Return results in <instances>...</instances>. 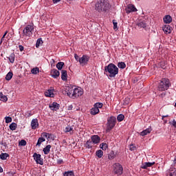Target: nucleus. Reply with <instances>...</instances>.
Masks as SVG:
<instances>
[{
  "instance_id": "nucleus-32",
  "label": "nucleus",
  "mask_w": 176,
  "mask_h": 176,
  "mask_svg": "<svg viewBox=\"0 0 176 176\" xmlns=\"http://www.w3.org/2000/svg\"><path fill=\"white\" fill-rule=\"evenodd\" d=\"M108 144L107 143H102L100 144V148H101V149H102V151H107V149H108Z\"/></svg>"
},
{
  "instance_id": "nucleus-50",
  "label": "nucleus",
  "mask_w": 176,
  "mask_h": 176,
  "mask_svg": "<svg viewBox=\"0 0 176 176\" xmlns=\"http://www.w3.org/2000/svg\"><path fill=\"white\" fill-rule=\"evenodd\" d=\"M164 65H165V63H164V61H162L161 63H160V67H161V68H162V69H164L166 67H164Z\"/></svg>"
},
{
  "instance_id": "nucleus-57",
  "label": "nucleus",
  "mask_w": 176,
  "mask_h": 176,
  "mask_svg": "<svg viewBox=\"0 0 176 176\" xmlns=\"http://www.w3.org/2000/svg\"><path fill=\"white\" fill-rule=\"evenodd\" d=\"M30 116H32V114L31 111H28V118H30Z\"/></svg>"
},
{
  "instance_id": "nucleus-40",
  "label": "nucleus",
  "mask_w": 176,
  "mask_h": 176,
  "mask_svg": "<svg viewBox=\"0 0 176 176\" xmlns=\"http://www.w3.org/2000/svg\"><path fill=\"white\" fill-rule=\"evenodd\" d=\"M63 67H64V62H59L56 64V68L59 70L63 69Z\"/></svg>"
},
{
  "instance_id": "nucleus-28",
  "label": "nucleus",
  "mask_w": 176,
  "mask_h": 176,
  "mask_svg": "<svg viewBox=\"0 0 176 176\" xmlns=\"http://www.w3.org/2000/svg\"><path fill=\"white\" fill-rule=\"evenodd\" d=\"M0 101H3V102H6V101H8V97L3 95L2 92H0Z\"/></svg>"
},
{
  "instance_id": "nucleus-63",
  "label": "nucleus",
  "mask_w": 176,
  "mask_h": 176,
  "mask_svg": "<svg viewBox=\"0 0 176 176\" xmlns=\"http://www.w3.org/2000/svg\"><path fill=\"white\" fill-rule=\"evenodd\" d=\"M22 1H24V0H22Z\"/></svg>"
},
{
  "instance_id": "nucleus-51",
  "label": "nucleus",
  "mask_w": 176,
  "mask_h": 176,
  "mask_svg": "<svg viewBox=\"0 0 176 176\" xmlns=\"http://www.w3.org/2000/svg\"><path fill=\"white\" fill-rule=\"evenodd\" d=\"M74 58L76 59V61H79V59H80V58H79V56H78V54H74Z\"/></svg>"
},
{
  "instance_id": "nucleus-43",
  "label": "nucleus",
  "mask_w": 176,
  "mask_h": 176,
  "mask_svg": "<svg viewBox=\"0 0 176 176\" xmlns=\"http://www.w3.org/2000/svg\"><path fill=\"white\" fill-rule=\"evenodd\" d=\"M20 146H25L27 145V142L24 140H21L20 142H19V144Z\"/></svg>"
},
{
  "instance_id": "nucleus-8",
  "label": "nucleus",
  "mask_w": 176,
  "mask_h": 176,
  "mask_svg": "<svg viewBox=\"0 0 176 176\" xmlns=\"http://www.w3.org/2000/svg\"><path fill=\"white\" fill-rule=\"evenodd\" d=\"M75 88V86H67L65 88V91L63 92L64 94H66L69 97L72 98V94H74V89Z\"/></svg>"
},
{
  "instance_id": "nucleus-12",
  "label": "nucleus",
  "mask_w": 176,
  "mask_h": 176,
  "mask_svg": "<svg viewBox=\"0 0 176 176\" xmlns=\"http://www.w3.org/2000/svg\"><path fill=\"white\" fill-rule=\"evenodd\" d=\"M89 60H90V57H89V56L83 55L81 58H80L79 63L80 64H82V65H86Z\"/></svg>"
},
{
  "instance_id": "nucleus-9",
  "label": "nucleus",
  "mask_w": 176,
  "mask_h": 176,
  "mask_svg": "<svg viewBox=\"0 0 176 176\" xmlns=\"http://www.w3.org/2000/svg\"><path fill=\"white\" fill-rule=\"evenodd\" d=\"M113 171L115 174H118V175H122V174H123V166H122L120 164H115Z\"/></svg>"
},
{
  "instance_id": "nucleus-54",
  "label": "nucleus",
  "mask_w": 176,
  "mask_h": 176,
  "mask_svg": "<svg viewBox=\"0 0 176 176\" xmlns=\"http://www.w3.org/2000/svg\"><path fill=\"white\" fill-rule=\"evenodd\" d=\"M57 163H58V164H63V160H58Z\"/></svg>"
},
{
  "instance_id": "nucleus-26",
  "label": "nucleus",
  "mask_w": 176,
  "mask_h": 176,
  "mask_svg": "<svg viewBox=\"0 0 176 176\" xmlns=\"http://www.w3.org/2000/svg\"><path fill=\"white\" fill-rule=\"evenodd\" d=\"M96 156H97V157H98L99 159H101V157L104 156V151H102V150L96 151Z\"/></svg>"
},
{
  "instance_id": "nucleus-30",
  "label": "nucleus",
  "mask_w": 176,
  "mask_h": 176,
  "mask_svg": "<svg viewBox=\"0 0 176 176\" xmlns=\"http://www.w3.org/2000/svg\"><path fill=\"white\" fill-rule=\"evenodd\" d=\"M8 157H9V155L6 153H2L0 155V159H1V160H6Z\"/></svg>"
},
{
  "instance_id": "nucleus-22",
  "label": "nucleus",
  "mask_w": 176,
  "mask_h": 176,
  "mask_svg": "<svg viewBox=\"0 0 176 176\" xmlns=\"http://www.w3.org/2000/svg\"><path fill=\"white\" fill-rule=\"evenodd\" d=\"M53 89H48L47 91L45 92V97H54V94L53 93Z\"/></svg>"
},
{
  "instance_id": "nucleus-4",
  "label": "nucleus",
  "mask_w": 176,
  "mask_h": 176,
  "mask_svg": "<svg viewBox=\"0 0 176 176\" xmlns=\"http://www.w3.org/2000/svg\"><path fill=\"white\" fill-rule=\"evenodd\" d=\"M116 126V118L114 116H111L108 120H107V128H106V131L107 133H109L113 127Z\"/></svg>"
},
{
  "instance_id": "nucleus-10",
  "label": "nucleus",
  "mask_w": 176,
  "mask_h": 176,
  "mask_svg": "<svg viewBox=\"0 0 176 176\" xmlns=\"http://www.w3.org/2000/svg\"><path fill=\"white\" fill-rule=\"evenodd\" d=\"M42 155L41 154H38L36 153H34L33 154V157L36 162L37 164H41V166H43V159H42Z\"/></svg>"
},
{
  "instance_id": "nucleus-16",
  "label": "nucleus",
  "mask_w": 176,
  "mask_h": 176,
  "mask_svg": "<svg viewBox=\"0 0 176 176\" xmlns=\"http://www.w3.org/2000/svg\"><path fill=\"white\" fill-rule=\"evenodd\" d=\"M51 76L54 79H57L60 76V72L56 69L51 70Z\"/></svg>"
},
{
  "instance_id": "nucleus-47",
  "label": "nucleus",
  "mask_w": 176,
  "mask_h": 176,
  "mask_svg": "<svg viewBox=\"0 0 176 176\" xmlns=\"http://www.w3.org/2000/svg\"><path fill=\"white\" fill-rule=\"evenodd\" d=\"M43 137H45V138H50V133H43L42 134Z\"/></svg>"
},
{
  "instance_id": "nucleus-5",
  "label": "nucleus",
  "mask_w": 176,
  "mask_h": 176,
  "mask_svg": "<svg viewBox=\"0 0 176 176\" xmlns=\"http://www.w3.org/2000/svg\"><path fill=\"white\" fill-rule=\"evenodd\" d=\"M34 31V24L26 25L23 31V36H32V32Z\"/></svg>"
},
{
  "instance_id": "nucleus-23",
  "label": "nucleus",
  "mask_w": 176,
  "mask_h": 176,
  "mask_svg": "<svg viewBox=\"0 0 176 176\" xmlns=\"http://www.w3.org/2000/svg\"><path fill=\"white\" fill-rule=\"evenodd\" d=\"M67 78H68V73L67 72V70H62L61 71L62 80H67Z\"/></svg>"
},
{
  "instance_id": "nucleus-61",
  "label": "nucleus",
  "mask_w": 176,
  "mask_h": 176,
  "mask_svg": "<svg viewBox=\"0 0 176 176\" xmlns=\"http://www.w3.org/2000/svg\"><path fill=\"white\" fill-rule=\"evenodd\" d=\"M164 123H167V120H164Z\"/></svg>"
},
{
  "instance_id": "nucleus-52",
  "label": "nucleus",
  "mask_w": 176,
  "mask_h": 176,
  "mask_svg": "<svg viewBox=\"0 0 176 176\" xmlns=\"http://www.w3.org/2000/svg\"><path fill=\"white\" fill-rule=\"evenodd\" d=\"M19 49L20 52H23L24 50V47L23 45H19Z\"/></svg>"
},
{
  "instance_id": "nucleus-35",
  "label": "nucleus",
  "mask_w": 176,
  "mask_h": 176,
  "mask_svg": "<svg viewBox=\"0 0 176 176\" xmlns=\"http://www.w3.org/2000/svg\"><path fill=\"white\" fill-rule=\"evenodd\" d=\"M118 67V68H121V69H124V68H126V63H124V62H119Z\"/></svg>"
},
{
  "instance_id": "nucleus-42",
  "label": "nucleus",
  "mask_w": 176,
  "mask_h": 176,
  "mask_svg": "<svg viewBox=\"0 0 176 176\" xmlns=\"http://www.w3.org/2000/svg\"><path fill=\"white\" fill-rule=\"evenodd\" d=\"M63 175H64V176H75V175H74V172H72V171L65 172V173H63Z\"/></svg>"
},
{
  "instance_id": "nucleus-36",
  "label": "nucleus",
  "mask_w": 176,
  "mask_h": 176,
  "mask_svg": "<svg viewBox=\"0 0 176 176\" xmlns=\"http://www.w3.org/2000/svg\"><path fill=\"white\" fill-rule=\"evenodd\" d=\"M16 129H17V124L12 122L10 125V129L12 130V131H14V130H16Z\"/></svg>"
},
{
  "instance_id": "nucleus-31",
  "label": "nucleus",
  "mask_w": 176,
  "mask_h": 176,
  "mask_svg": "<svg viewBox=\"0 0 176 176\" xmlns=\"http://www.w3.org/2000/svg\"><path fill=\"white\" fill-rule=\"evenodd\" d=\"M139 28H145L146 27V23L144 21H141L137 23Z\"/></svg>"
},
{
  "instance_id": "nucleus-24",
  "label": "nucleus",
  "mask_w": 176,
  "mask_h": 176,
  "mask_svg": "<svg viewBox=\"0 0 176 176\" xmlns=\"http://www.w3.org/2000/svg\"><path fill=\"white\" fill-rule=\"evenodd\" d=\"M50 148H52V146L48 144L43 149V152H44L45 155H49V153H50Z\"/></svg>"
},
{
  "instance_id": "nucleus-27",
  "label": "nucleus",
  "mask_w": 176,
  "mask_h": 176,
  "mask_svg": "<svg viewBox=\"0 0 176 176\" xmlns=\"http://www.w3.org/2000/svg\"><path fill=\"white\" fill-rule=\"evenodd\" d=\"M16 58V55H14V53H12L10 56L8 57V60L10 63L13 64L14 63V59Z\"/></svg>"
},
{
  "instance_id": "nucleus-18",
  "label": "nucleus",
  "mask_w": 176,
  "mask_h": 176,
  "mask_svg": "<svg viewBox=\"0 0 176 176\" xmlns=\"http://www.w3.org/2000/svg\"><path fill=\"white\" fill-rule=\"evenodd\" d=\"M162 30L165 34H171L172 28L169 25H165L163 26Z\"/></svg>"
},
{
  "instance_id": "nucleus-53",
  "label": "nucleus",
  "mask_w": 176,
  "mask_h": 176,
  "mask_svg": "<svg viewBox=\"0 0 176 176\" xmlns=\"http://www.w3.org/2000/svg\"><path fill=\"white\" fill-rule=\"evenodd\" d=\"M61 0H52L53 3H58Z\"/></svg>"
},
{
  "instance_id": "nucleus-38",
  "label": "nucleus",
  "mask_w": 176,
  "mask_h": 176,
  "mask_svg": "<svg viewBox=\"0 0 176 176\" xmlns=\"http://www.w3.org/2000/svg\"><path fill=\"white\" fill-rule=\"evenodd\" d=\"M42 43H43V41H42V38H38L36 43V47L37 48L39 47L41 45H42Z\"/></svg>"
},
{
  "instance_id": "nucleus-34",
  "label": "nucleus",
  "mask_w": 176,
  "mask_h": 176,
  "mask_svg": "<svg viewBox=\"0 0 176 176\" xmlns=\"http://www.w3.org/2000/svg\"><path fill=\"white\" fill-rule=\"evenodd\" d=\"M45 141H46L45 138H39L36 144V146H41V144H42V142H45Z\"/></svg>"
},
{
  "instance_id": "nucleus-13",
  "label": "nucleus",
  "mask_w": 176,
  "mask_h": 176,
  "mask_svg": "<svg viewBox=\"0 0 176 176\" xmlns=\"http://www.w3.org/2000/svg\"><path fill=\"white\" fill-rule=\"evenodd\" d=\"M31 127L32 130H36V129L39 127V122H38L37 118H34L32 120Z\"/></svg>"
},
{
  "instance_id": "nucleus-41",
  "label": "nucleus",
  "mask_w": 176,
  "mask_h": 176,
  "mask_svg": "<svg viewBox=\"0 0 176 176\" xmlns=\"http://www.w3.org/2000/svg\"><path fill=\"white\" fill-rule=\"evenodd\" d=\"M108 159H109V160H112V159H115V153H113V151H111L109 154Z\"/></svg>"
},
{
  "instance_id": "nucleus-46",
  "label": "nucleus",
  "mask_w": 176,
  "mask_h": 176,
  "mask_svg": "<svg viewBox=\"0 0 176 176\" xmlns=\"http://www.w3.org/2000/svg\"><path fill=\"white\" fill-rule=\"evenodd\" d=\"M113 29L116 30V28H118V22H116V20H113Z\"/></svg>"
},
{
  "instance_id": "nucleus-37",
  "label": "nucleus",
  "mask_w": 176,
  "mask_h": 176,
  "mask_svg": "<svg viewBox=\"0 0 176 176\" xmlns=\"http://www.w3.org/2000/svg\"><path fill=\"white\" fill-rule=\"evenodd\" d=\"M31 72L32 74H33V75H36L37 74H39V67H34L33 69H32Z\"/></svg>"
},
{
  "instance_id": "nucleus-48",
  "label": "nucleus",
  "mask_w": 176,
  "mask_h": 176,
  "mask_svg": "<svg viewBox=\"0 0 176 176\" xmlns=\"http://www.w3.org/2000/svg\"><path fill=\"white\" fill-rule=\"evenodd\" d=\"M129 149L133 151H135V149H137V147H135V146L133 145V144H131L129 146Z\"/></svg>"
},
{
  "instance_id": "nucleus-29",
  "label": "nucleus",
  "mask_w": 176,
  "mask_h": 176,
  "mask_svg": "<svg viewBox=\"0 0 176 176\" xmlns=\"http://www.w3.org/2000/svg\"><path fill=\"white\" fill-rule=\"evenodd\" d=\"M169 176H176V168H170L169 169Z\"/></svg>"
},
{
  "instance_id": "nucleus-2",
  "label": "nucleus",
  "mask_w": 176,
  "mask_h": 176,
  "mask_svg": "<svg viewBox=\"0 0 176 176\" xmlns=\"http://www.w3.org/2000/svg\"><path fill=\"white\" fill-rule=\"evenodd\" d=\"M105 72L109 74V78H115L119 74V68L115 64L110 63L104 67V74Z\"/></svg>"
},
{
  "instance_id": "nucleus-14",
  "label": "nucleus",
  "mask_w": 176,
  "mask_h": 176,
  "mask_svg": "<svg viewBox=\"0 0 176 176\" xmlns=\"http://www.w3.org/2000/svg\"><path fill=\"white\" fill-rule=\"evenodd\" d=\"M49 108L51 111H58V109H60V104L54 102L49 105Z\"/></svg>"
},
{
  "instance_id": "nucleus-1",
  "label": "nucleus",
  "mask_w": 176,
  "mask_h": 176,
  "mask_svg": "<svg viewBox=\"0 0 176 176\" xmlns=\"http://www.w3.org/2000/svg\"><path fill=\"white\" fill-rule=\"evenodd\" d=\"M111 8L109 2L106 0H100L95 5V10L101 13V12H108Z\"/></svg>"
},
{
  "instance_id": "nucleus-7",
  "label": "nucleus",
  "mask_w": 176,
  "mask_h": 176,
  "mask_svg": "<svg viewBox=\"0 0 176 176\" xmlns=\"http://www.w3.org/2000/svg\"><path fill=\"white\" fill-rule=\"evenodd\" d=\"M82 95H83V91H82V89L80 88H76V87H74L72 98H78V97H80V96H82Z\"/></svg>"
},
{
  "instance_id": "nucleus-49",
  "label": "nucleus",
  "mask_w": 176,
  "mask_h": 176,
  "mask_svg": "<svg viewBox=\"0 0 176 176\" xmlns=\"http://www.w3.org/2000/svg\"><path fill=\"white\" fill-rule=\"evenodd\" d=\"M56 60L54 59H52L50 61L51 67H55Z\"/></svg>"
},
{
  "instance_id": "nucleus-6",
  "label": "nucleus",
  "mask_w": 176,
  "mask_h": 176,
  "mask_svg": "<svg viewBox=\"0 0 176 176\" xmlns=\"http://www.w3.org/2000/svg\"><path fill=\"white\" fill-rule=\"evenodd\" d=\"M102 106H103V104L102 102L95 103L94 105V107H92L90 109L91 115L95 116V115L100 113V109H101V108H102Z\"/></svg>"
},
{
  "instance_id": "nucleus-55",
  "label": "nucleus",
  "mask_w": 176,
  "mask_h": 176,
  "mask_svg": "<svg viewBox=\"0 0 176 176\" xmlns=\"http://www.w3.org/2000/svg\"><path fill=\"white\" fill-rule=\"evenodd\" d=\"M3 41H5V36H3L1 39V42H0L1 45L2 44V42H3Z\"/></svg>"
},
{
  "instance_id": "nucleus-56",
  "label": "nucleus",
  "mask_w": 176,
  "mask_h": 176,
  "mask_svg": "<svg viewBox=\"0 0 176 176\" xmlns=\"http://www.w3.org/2000/svg\"><path fill=\"white\" fill-rule=\"evenodd\" d=\"M72 108H73V106H72V104H71V105H69V106L68 107V110H69V111H72Z\"/></svg>"
},
{
  "instance_id": "nucleus-33",
  "label": "nucleus",
  "mask_w": 176,
  "mask_h": 176,
  "mask_svg": "<svg viewBox=\"0 0 176 176\" xmlns=\"http://www.w3.org/2000/svg\"><path fill=\"white\" fill-rule=\"evenodd\" d=\"M13 78V72H9L7 75L6 76V80H10Z\"/></svg>"
},
{
  "instance_id": "nucleus-44",
  "label": "nucleus",
  "mask_w": 176,
  "mask_h": 176,
  "mask_svg": "<svg viewBox=\"0 0 176 176\" xmlns=\"http://www.w3.org/2000/svg\"><path fill=\"white\" fill-rule=\"evenodd\" d=\"M6 123H12V118L11 117H6Z\"/></svg>"
},
{
  "instance_id": "nucleus-11",
  "label": "nucleus",
  "mask_w": 176,
  "mask_h": 176,
  "mask_svg": "<svg viewBox=\"0 0 176 176\" xmlns=\"http://www.w3.org/2000/svg\"><path fill=\"white\" fill-rule=\"evenodd\" d=\"M125 10H126V13H127V14H130V13L137 12L138 10L135 8V6H134L133 4H129L127 6V7L126 8Z\"/></svg>"
},
{
  "instance_id": "nucleus-60",
  "label": "nucleus",
  "mask_w": 176,
  "mask_h": 176,
  "mask_svg": "<svg viewBox=\"0 0 176 176\" xmlns=\"http://www.w3.org/2000/svg\"><path fill=\"white\" fill-rule=\"evenodd\" d=\"M0 173H3V169L2 168L1 166H0Z\"/></svg>"
},
{
  "instance_id": "nucleus-3",
  "label": "nucleus",
  "mask_w": 176,
  "mask_h": 176,
  "mask_svg": "<svg viewBox=\"0 0 176 176\" xmlns=\"http://www.w3.org/2000/svg\"><path fill=\"white\" fill-rule=\"evenodd\" d=\"M171 86V84L170 83V80L168 78H162L160 84L158 85V90L160 91H164L166 90H168V87Z\"/></svg>"
},
{
  "instance_id": "nucleus-25",
  "label": "nucleus",
  "mask_w": 176,
  "mask_h": 176,
  "mask_svg": "<svg viewBox=\"0 0 176 176\" xmlns=\"http://www.w3.org/2000/svg\"><path fill=\"white\" fill-rule=\"evenodd\" d=\"M151 131H152V129H151L150 128H148L144 130L143 131H142L140 133V135H142V137H144V135H148V134H150Z\"/></svg>"
},
{
  "instance_id": "nucleus-45",
  "label": "nucleus",
  "mask_w": 176,
  "mask_h": 176,
  "mask_svg": "<svg viewBox=\"0 0 176 176\" xmlns=\"http://www.w3.org/2000/svg\"><path fill=\"white\" fill-rule=\"evenodd\" d=\"M169 124L173 125V127H175V129H176V120H175V119L173 120L172 122H169Z\"/></svg>"
},
{
  "instance_id": "nucleus-21",
  "label": "nucleus",
  "mask_w": 176,
  "mask_h": 176,
  "mask_svg": "<svg viewBox=\"0 0 176 176\" xmlns=\"http://www.w3.org/2000/svg\"><path fill=\"white\" fill-rule=\"evenodd\" d=\"M65 133H70V134H74V126L67 125L65 129Z\"/></svg>"
},
{
  "instance_id": "nucleus-39",
  "label": "nucleus",
  "mask_w": 176,
  "mask_h": 176,
  "mask_svg": "<svg viewBox=\"0 0 176 176\" xmlns=\"http://www.w3.org/2000/svg\"><path fill=\"white\" fill-rule=\"evenodd\" d=\"M117 120H118V122H123V120H124V115L119 114L117 116Z\"/></svg>"
},
{
  "instance_id": "nucleus-59",
  "label": "nucleus",
  "mask_w": 176,
  "mask_h": 176,
  "mask_svg": "<svg viewBox=\"0 0 176 176\" xmlns=\"http://www.w3.org/2000/svg\"><path fill=\"white\" fill-rule=\"evenodd\" d=\"M6 35H8V31H6V32L4 33L3 36H4V38H5V36H6Z\"/></svg>"
},
{
  "instance_id": "nucleus-58",
  "label": "nucleus",
  "mask_w": 176,
  "mask_h": 176,
  "mask_svg": "<svg viewBox=\"0 0 176 176\" xmlns=\"http://www.w3.org/2000/svg\"><path fill=\"white\" fill-rule=\"evenodd\" d=\"M164 118H168V115L166 116H162V120H164Z\"/></svg>"
},
{
  "instance_id": "nucleus-19",
  "label": "nucleus",
  "mask_w": 176,
  "mask_h": 176,
  "mask_svg": "<svg viewBox=\"0 0 176 176\" xmlns=\"http://www.w3.org/2000/svg\"><path fill=\"white\" fill-rule=\"evenodd\" d=\"M95 144H94V142H92L91 140H89L86 142L85 146V148H87V149H91V148H93V146Z\"/></svg>"
},
{
  "instance_id": "nucleus-15",
  "label": "nucleus",
  "mask_w": 176,
  "mask_h": 176,
  "mask_svg": "<svg viewBox=\"0 0 176 176\" xmlns=\"http://www.w3.org/2000/svg\"><path fill=\"white\" fill-rule=\"evenodd\" d=\"M91 140L94 142V144L96 145V144H100V141H101V138L97 135H92L91 137Z\"/></svg>"
},
{
  "instance_id": "nucleus-20",
  "label": "nucleus",
  "mask_w": 176,
  "mask_h": 176,
  "mask_svg": "<svg viewBox=\"0 0 176 176\" xmlns=\"http://www.w3.org/2000/svg\"><path fill=\"white\" fill-rule=\"evenodd\" d=\"M164 23H165V24H170V23H171V21H173V18H171V16L170 15H166L164 17Z\"/></svg>"
},
{
  "instance_id": "nucleus-17",
  "label": "nucleus",
  "mask_w": 176,
  "mask_h": 176,
  "mask_svg": "<svg viewBox=\"0 0 176 176\" xmlns=\"http://www.w3.org/2000/svg\"><path fill=\"white\" fill-rule=\"evenodd\" d=\"M155 164V162H144L142 164L141 168H142L143 170H146V168H148V167H152V166H153Z\"/></svg>"
},
{
  "instance_id": "nucleus-62",
  "label": "nucleus",
  "mask_w": 176,
  "mask_h": 176,
  "mask_svg": "<svg viewBox=\"0 0 176 176\" xmlns=\"http://www.w3.org/2000/svg\"><path fill=\"white\" fill-rule=\"evenodd\" d=\"M69 1H72V0H69Z\"/></svg>"
}]
</instances>
